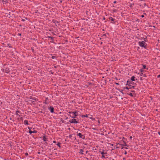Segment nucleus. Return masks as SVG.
<instances>
[{
	"label": "nucleus",
	"mask_w": 160,
	"mask_h": 160,
	"mask_svg": "<svg viewBox=\"0 0 160 160\" xmlns=\"http://www.w3.org/2000/svg\"><path fill=\"white\" fill-rule=\"evenodd\" d=\"M144 41H139L138 42V45L140 47L146 48L147 44L145 43L146 41L145 40V39L144 38Z\"/></svg>",
	"instance_id": "1"
},
{
	"label": "nucleus",
	"mask_w": 160,
	"mask_h": 160,
	"mask_svg": "<svg viewBox=\"0 0 160 160\" xmlns=\"http://www.w3.org/2000/svg\"><path fill=\"white\" fill-rule=\"evenodd\" d=\"M69 113L71 114H74V116H72L71 115L70 116L72 118H75L76 117L78 116V112L77 111H75L74 112H69Z\"/></svg>",
	"instance_id": "2"
},
{
	"label": "nucleus",
	"mask_w": 160,
	"mask_h": 160,
	"mask_svg": "<svg viewBox=\"0 0 160 160\" xmlns=\"http://www.w3.org/2000/svg\"><path fill=\"white\" fill-rule=\"evenodd\" d=\"M70 122L71 123L75 124L78 123V121H77L76 119L74 118L72 119L71 120H70Z\"/></svg>",
	"instance_id": "3"
},
{
	"label": "nucleus",
	"mask_w": 160,
	"mask_h": 160,
	"mask_svg": "<svg viewBox=\"0 0 160 160\" xmlns=\"http://www.w3.org/2000/svg\"><path fill=\"white\" fill-rule=\"evenodd\" d=\"M77 135L78 136H79L80 138H81L83 139H85V137L84 136L82 135L81 133H79L77 134Z\"/></svg>",
	"instance_id": "4"
},
{
	"label": "nucleus",
	"mask_w": 160,
	"mask_h": 160,
	"mask_svg": "<svg viewBox=\"0 0 160 160\" xmlns=\"http://www.w3.org/2000/svg\"><path fill=\"white\" fill-rule=\"evenodd\" d=\"M48 110L50 111V112L51 113H53L54 112V108L50 106V107H49L48 108Z\"/></svg>",
	"instance_id": "5"
},
{
	"label": "nucleus",
	"mask_w": 160,
	"mask_h": 160,
	"mask_svg": "<svg viewBox=\"0 0 160 160\" xmlns=\"http://www.w3.org/2000/svg\"><path fill=\"white\" fill-rule=\"evenodd\" d=\"M33 131H32L31 130H29V132H28L30 134H31L32 133H36L37 132V131L36 130H34V128H33Z\"/></svg>",
	"instance_id": "6"
},
{
	"label": "nucleus",
	"mask_w": 160,
	"mask_h": 160,
	"mask_svg": "<svg viewBox=\"0 0 160 160\" xmlns=\"http://www.w3.org/2000/svg\"><path fill=\"white\" fill-rule=\"evenodd\" d=\"M132 83H133V82H131L130 81H127L126 85H129V84H132Z\"/></svg>",
	"instance_id": "7"
},
{
	"label": "nucleus",
	"mask_w": 160,
	"mask_h": 160,
	"mask_svg": "<svg viewBox=\"0 0 160 160\" xmlns=\"http://www.w3.org/2000/svg\"><path fill=\"white\" fill-rule=\"evenodd\" d=\"M109 19L110 20L113 22L115 20V19L113 18L112 17H110L109 18Z\"/></svg>",
	"instance_id": "8"
},
{
	"label": "nucleus",
	"mask_w": 160,
	"mask_h": 160,
	"mask_svg": "<svg viewBox=\"0 0 160 160\" xmlns=\"http://www.w3.org/2000/svg\"><path fill=\"white\" fill-rule=\"evenodd\" d=\"M24 124L25 125H28V121L27 120H25L24 121Z\"/></svg>",
	"instance_id": "9"
},
{
	"label": "nucleus",
	"mask_w": 160,
	"mask_h": 160,
	"mask_svg": "<svg viewBox=\"0 0 160 160\" xmlns=\"http://www.w3.org/2000/svg\"><path fill=\"white\" fill-rule=\"evenodd\" d=\"M83 149H81L80 150V151L79 152V153L82 154V155L83 154Z\"/></svg>",
	"instance_id": "10"
},
{
	"label": "nucleus",
	"mask_w": 160,
	"mask_h": 160,
	"mask_svg": "<svg viewBox=\"0 0 160 160\" xmlns=\"http://www.w3.org/2000/svg\"><path fill=\"white\" fill-rule=\"evenodd\" d=\"M135 77L134 76H133L131 78V80L133 81H135Z\"/></svg>",
	"instance_id": "11"
},
{
	"label": "nucleus",
	"mask_w": 160,
	"mask_h": 160,
	"mask_svg": "<svg viewBox=\"0 0 160 160\" xmlns=\"http://www.w3.org/2000/svg\"><path fill=\"white\" fill-rule=\"evenodd\" d=\"M103 151H100V153H101L102 155H104L105 154H106L107 153V152H105L104 151V150H103Z\"/></svg>",
	"instance_id": "12"
},
{
	"label": "nucleus",
	"mask_w": 160,
	"mask_h": 160,
	"mask_svg": "<svg viewBox=\"0 0 160 160\" xmlns=\"http://www.w3.org/2000/svg\"><path fill=\"white\" fill-rule=\"evenodd\" d=\"M47 138L45 136H44L42 137V140L43 141H47Z\"/></svg>",
	"instance_id": "13"
},
{
	"label": "nucleus",
	"mask_w": 160,
	"mask_h": 160,
	"mask_svg": "<svg viewBox=\"0 0 160 160\" xmlns=\"http://www.w3.org/2000/svg\"><path fill=\"white\" fill-rule=\"evenodd\" d=\"M20 112L18 110L16 111V115H19V113H20Z\"/></svg>",
	"instance_id": "14"
},
{
	"label": "nucleus",
	"mask_w": 160,
	"mask_h": 160,
	"mask_svg": "<svg viewBox=\"0 0 160 160\" xmlns=\"http://www.w3.org/2000/svg\"><path fill=\"white\" fill-rule=\"evenodd\" d=\"M140 76H142L144 77H145V74H143L142 72H141L140 74Z\"/></svg>",
	"instance_id": "15"
},
{
	"label": "nucleus",
	"mask_w": 160,
	"mask_h": 160,
	"mask_svg": "<svg viewBox=\"0 0 160 160\" xmlns=\"http://www.w3.org/2000/svg\"><path fill=\"white\" fill-rule=\"evenodd\" d=\"M60 143L59 142H58L57 144V145L58 146L59 148L61 147L60 146Z\"/></svg>",
	"instance_id": "16"
},
{
	"label": "nucleus",
	"mask_w": 160,
	"mask_h": 160,
	"mask_svg": "<svg viewBox=\"0 0 160 160\" xmlns=\"http://www.w3.org/2000/svg\"><path fill=\"white\" fill-rule=\"evenodd\" d=\"M82 118L83 117H88V115L87 114H86L85 115H83L82 116Z\"/></svg>",
	"instance_id": "17"
},
{
	"label": "nucleus",
	"mask_w": 160,
	"mask_h": 160,
	"mask_svg": "<svg viewBox=\"0 0 160 160\" xmlns=\"http://www.w3.org/2000/svg\"><path fill=\"white\" fill-rule=\"evenodd\" d=\"M128 95L129 96H131V97H133V94L132 93H129V94H128Z\"/></svg>",
	"instance_id": "18"
},
{
	"label": "nucleus",
	"mask_w": 160,
	"mask_h": 160,
	"mask_svg": "<svg viewBox=\"0 0 160 160\" xmlns=\"http://www.w3.org/2000/svg\"><path fill=\"white\" fill-rule=\"evenodd\" d=\"M143 69H146V66L144 65H143Z\"/></svg>",
	"instance_id": "19"
},
{
	"label": "nucleus",
	"mask_w": 160,
	"mask_h": 160,
	"mask_svg": "<svg viewBox=\"0 0 160 160\" xmlns=\"http://www.w3.org/2000/svg\"><path fill=\"white\" fill-rule=\"evenodd\" d=\"M28 128L29 129V130H31V129L32 128L31 127H28Z\"/></svg>",
	"instance_id": "20"
},
{
	"label": "nucleus",
	"mask_w": 160,
	"mask_h": 160,
	"mask_svg": "<svg viewBox=\"0 0 160 160\" xmlns=\"http://www.w3.org/2000/svg\"><path fill=\"white\" fill-rule=\"evenodd\" d=\"M56 58V56H52V59H55V58Z\"/></svg>",
	"instance_id": "21"
},
{
	"label": "nucleus",
	"mask_w": 160,
	"mask_h": 160,
	"mask_svg": "<svg viewBox=\"0 0 160 160\" xmlns=\"http://www.w3.org/2000/svg\"><path fill=\"white\" fill-rule=\"evenodd\" d=\"M124 89H126L128 90H129V88L127 87H125L124 88Z\"/></svg>",
	"instance_id": "22"
},
{
	"label": "nucleus",
	"mask_w": 160,
	"mask_h": 160,
	"mask_svg": "<svg viewBox=\"0 0 160 160\" xmlns=\"http://www.w3.org/2000/svg\"><path fill=\"white\" fill-rule=\"evenodd\" d=\"M105 158V156L104 155H102L101 157V158Z\"/></svg>",
	"instance_id": "23"
},
{
	"label": "nucleus",
	"mask_w": 160,
	"mask_h": 160,
	"mask_svg": "<svg viewBox=\"0 0 160 160\" xmlns=\"http://www.w3.org/2000/svg\"><path fill=\"white\" fill-rule=\"evenodd\" d=\"M25 155H26V156H28V153L27 152H26L25 153Z\"/></svg>",
	"instance_id": "24"
},
{
	"label": "nucleus",
	"mask_w": 160,
	"mask_h": 160,
	"mask_svg": "<svg viewBox=\"0 0 160 160\" xmlns=\"http://www.w3.org/2000/svg\"><path fill=\"white\" fill-rule=\"evenodd\" d=\"M140 72H143V70L142 69H140Z\"/></svg>",
	"instance_id": "25"
},
{
	"label": "nucleus",
	"mask_w": 160,
	"mask_h": 160,
	"mask_svg": "<svg viewBox=\"0 0 160 160\" xmlns=\"http://www.w3.org/2000/svg\"><path fill=\"white\" fill-rule=\"evenodd\" d=\"M115 84L116 85H119V84L118 83H117V82H115Z\"/></svg>",
	"instance_id": "26"
},
{
	"label": "nucleus",
	"mask_w": 160,
	"mask_h": 160,
	"mask_svg": "<svg viewBox=\"0 0 160 160\" xmlns=\"http://www.w3.org/2000/svg\"><path fill=\"white\" fill-rule=\"evenodd\" d=\"M53 143H56V142L55 141H53Z\"/></svg>",
	"instance_id": "27"
},
{
	"label": "nucleus",
	"mask_w": 160,
	"mask_h": 160,
	"mask_svg": "<svg viewBox=\"0 0 160 160\" xmlns=\"http://www.w3.org/2000/svg\"><path fill=\"white\" fill-rule=\"evenodd\" d=\"M21 20H22V21H23V22H24L25 21V20L24 19H22Z\"/></svg>",
	"instance_id": "28"
},
{
	"label": "nucleus",
	"mask_w": 160,
	"mask_h": 160,
	"mask_svg": "<svg viewBox=\"0 0 160 160\" xmlns=\"http://www.w3.org/2000/svg\"><path fill=\"white\" fill-rule=\"evenodd\" d=\"M141 17L142 18H143L144 17V16L143 15H142L141 16Z\"/></svg>",
	"instance_id": "29"
},
{
	"label": "nucleus",
	"mask_w": 160,
	"mask_h": 160,
	"mask_svg": "<svg viewBox=\"0 0 160 160\" xmlns=\"http://www.w3.org/2000/svg\"><path fill=\"white\" fill-rule=\"evenodd\" d=\"M116 1H114L113 2V3H116Z\"/></svg>",
	"instance_id": "30"
},
{
	"label": "nucleus",
	"mask_w": 160,
	"mask_h": 160,
	"mask_svg": "<svg viewBox=\"0 0 160 160\" xmlns=\"http://www.w3.org/2000/svg\"><path fill=\"white\" fill-rule=\"evenodd\" d=\"M18 35L19 36H20L21 35V33H18Z\"/></svg>",
	"instance_id": "31"
},
{
	"label": "nucleus",
	"mask_w": 160,
	"mask_h": 160,
	"mask_svg": "<svg viewBox=\"0 0 160 160\" xmlns=\"http://www.w3.org/2000/svg\"><path fill=\"white\" fill-rule=\"evenodd\" d=\"M158 134H159V135H160V132H158Z\"/></svg>",
	"instance_id": "32"
},
{
	"label": "nucleus",
	"mask_w": 160,
	"mask_h": 160,
	"mask_svg": "<svg viewBox=\"0 0 160 160\" xmlns=\"http://www.w3.org/2000/svg\"><path fill=\"white\" fill-rule=\"evenodd\" d=\"M158 78H160V74L158 76Z\"/></svg>",
	"instance_id": "33"
},
{
	"label": "nucleus",
	"mask_w": 160,
	"mask_h": 160,
	"mask_svg": "<svg viewBox=\"0 0 160 160\" xmlns=\"http://www.w3.org/2000/svg\"><path fill=\"white\" fill-rule=\"evenodd\" d=\"M127 152H125V154H127Z\"/></svg>",
	"instance_id": "34"
},
{
	"label": "nucleus",
	"mask_w": 160,
	"mask_h": 160,
	"mask_svg": "<svg viewBox=\"0 0 160 160\" xmlns=\"http://www.w3.org/2000/svg\"><path fill=\"white\" fill-rule=\"evenodd\" d=\"M109 160H114L113 159H110Z\"/></svg>",
	"instance_id": "35"
},
{
	"label": "nucleus",
	"mask_w": 160,
	"mask_h": 160,
	"mask_svg": "<svg viewBox=\"0 0 160 160\" xmlns=\"http://www.w3.org/2000/svg\"><path fill=\"white\" fill-rule=\"evenodd\" d=\"M73 115L72 116H74V114H73Z\"/></svg>",
	"instance_id": "36"
},
{
	"label": "nucleus",
	"mask_w": 160,
	"mask_h": 160,
	"mask_svg": "<svg viewBox=\"0 0 160 160\" xmlns=\"http://www.w3.org/2000/svg\"><path fill=\"white\" fill-rule=\"evenodd\" d=\"M87 152H88V151H87L86 152V153H87Z\"/></svg>",
	"instance_id": "37"
},
{
	"label": "nucleus",
	"mask_w": 160,
	"mask_h": 160,
	"mask_svg": "<svg viewBox=\"0 0 160 160\" xmlns=\"http://www.w3.org/2000/svg\"><path fill=\"white\" fill-rule=\"evenodd\" d=\"M45 103L46 104H47V103H46V102H45Z\"/></svg>",
	"instance_id": "38"
}]
</instances>
